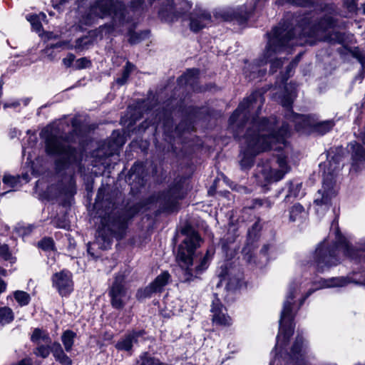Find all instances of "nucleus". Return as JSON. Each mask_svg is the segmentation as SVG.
I'll list each match as a JSON object with an SVG mask.
<instances>
[{"instance_id":"obj_1","label":"nucleus","mask_w":365,"mask_h":365,"mask_svg":"<svg viewBox=\"0 0 365 365\" xmlns=\"http://www.w3.org/2000/svg\"><path fill=\"white\" fill-rule=\"evenodd\" d=\"M331 24L329 19L327 18L321 20L317 24H312L304 20L294 29L285 25L274 28L264 53L267 61L272 63V71L275 72L277 68L282 65L279 60L273 61V56L281 52L287 46L313 45L317 41L341 43L343 38L340 33H330Z\"/></svg>"},{"instance_id":"obj_2","label":"nucleus","mask_w":365,"mask_h":365,"mask_svg":"<svg viewBox=\"0 0 365 365\" xmlns=\"http://www.w3.org/2000/svg\"><path fill=\"white\" fill-rule=\"evenodd\" d=\"M277 120L274 117L269 119L254 120L241 143L240 165L247 169L253 164L254 158L269 149L281 150L284 147L286 138L289 135L287 124H282L276 130Z\"/></svg>"},{"instance_id":"obj_3","label":"nucleus","mask_w":365,"mask_h":365,"mask_svg":"<svg viewBox=\"0 0 365 365\" xmlns=\"http://www.w3.org/2000/svg\"><path fill=\"white\" fill-rule=\"evenodd\" d=\"M46 141V150L48 154L58 155L59 158L56 162L58 171L69 169L70 165L78 160L77 153L70 148L58 132L51 127H46L41 133Z\"/></svg>"},{"instance_id":"obj_4","label":"nucleus","mask_w":365,"mask_h":365,"mask_svg":"<svg viewBox=\"0 0 365 365\" xmlns=\"http://www.w3.org/2000/svg\"><path fill=\"white\" fill-rule=\"evenodd\" d=\"M328 161L320 165L323 169V184L322 187L315 195L314 203L316 205L317 212L320 210L327 209L331 203V199L335 197L336 191L334 187L335 176L338 171L342 168L340 163L339 156H331L328 154Z\"/></svg>"},{"instance_id":"obj_5","label":"nucleus","mask_w":365,"mask_h":365,"mask_svg":"<svg viewBox=\"0 0 365 365\" xmlns=\"http://www.w3.org/2000/svg\"><path fill=\"white\" fill-rule=\"evenodd\" d=\"M213 252H177L176 261L182 271V281L190 282L207 269Z\"/></svg>"},{"instance_id":"obj_6","label":"nucleus","mask_w":365,"mask_h":365,"mask_svg":"<svg viewBox=\"0 0 365 365\" xmlns=\"http://www.w3.org/2000/svg\"><path fill=\"white\" fill-rule=\"evenodd\" d=\"M298 286L293 283L290 284L289 292L284 302L283 309L279 319V330L277 336L275 347L286 346L293 335L294 330V315L292 314V301L294 298V292L297 291Z\"/></svg>"},{"instance_id":"obj_7","label":"nucleus","mask_w":365,"mask_h":365,"mask_svg":"<svg viewBox=\"0 0 365 365\" xmlns=\"http://www.w3.org/2000/svg\"><path fill=\"white\" fill-rule=\"evenodd\" d=\"M289 166L287 159L284 156H279L277 159L263 165H258L256 178L257 182L262 187L281 180L289 171Z\"/></svg>"},{"instance_id":"obj_8","label":"nucleus","mask_w":365,"mask_h":365,"mask_svg":"<svg viewBox=\"0 0 365 365\" xmlns=\"http://www.w3.org/2000/svg\"><path fill=\"white\" fill-rule=\"evenodd\" d=\"M126 277L125 271L118 272L108 289L110 304L115 309H123L131 297L125 286Z\"/></svg>"},{"instance_id":"obj_9","label":"nucleus","mask_w":365,"mask_h":365,"mask_svg":"<svg viewBox=\"0 0 365 365\" xmlns=\"http://www.w3.org/2000/svg\"><path fill=\"white\" fill-rule=\"evenodd\" d=\"M264 98L260 92H254L239 105L230 118V124H235L240 119L246 118L247 114L251 113L255 109L259 110L264 104Z\"/></svg>"},{"instance_id":"obj_10","label":"nucleus","mask_w":365,"mask_h":365,"mask_svg":"<svg viewBox=\"0 0 365 365\" xmlns=\"http://www.w3.org/2000/svg\"><path fill=\"white\" fill-rule=\"evenodd\" d=\"M295 96V92L291 91L288 94L284 96L280 101L282 106L287 109V113H286L287 118L295 123L297 130L313 126L314 123L309 116L299 115L289 110Z\"/></svg>"},{"instance_id":"obj_11","label":"nucleus","mask_w":365,"mask_h":365,"mask_svg":"<svg viewBox=\"0 0 365 365\" xmlns=\"http://www.w3.org/2000/svg\"><path fill=\"white\" fill-rule=\"evenodd\" d=\"M71 272L62 270L52 276L53 287H55L61 296H68L73 290V282Z\"/></svg>"},{"instance_id":"obj_12","label":"nucleus","mask_w":365,"mask_h":365,"mask_svg":"<svg viewBox=\"0 0 365 365\" xmlns=\"http://www.w3.org/2000/svg\"><path fill=\"white\" fill-rule=\"evenodd\" d=\"M170 279V274L168 272H163L148 286L142 289H138L136 297L138 299L151 297L154 293L161 292L165 285Z\"/></svg>"},{"instance_id":"obj_13","label":"nucleus","mask_w":365,"mask_h":365,"mask_svg":"<svg viewBox=\"0 0 365 365\" xmlns=\"http://www.w3.org/2000/svg\"><path fill=\"white\" fill-rule=\"evenodd\" d=\"M334 249L344 250L346 251H349L351 249L349 241L341 235L338 227H336L335 230V239L334 245H331L328 238H325L317 245L315 251H331Z\"/></svg>"},{"instance_id":"obj_14","label":"nucleus","mask_w":365,"mask_h":365,"mask_svg":"<svg viewBox=\"0 0 365 365\" xmlns=\"http://www.w3.org/2000/svg\"><path fill=\"white\" fill-rule=\"evenodd\" d=\"M217 19H221L224 21H231L237 19L242 22L247 19L250 16V13L245 11L244 6L235 9L233 8L221 9L217 11L215 14Z\"/></svg>"},{"instance_id":"obj_15","label":"nucleus","mask_w":365,"mask_h":365,"mask_svg":"<svg viewBox=\"0 0 365 365\" xmlns=\"http://www.w3.org/2000/svg\"><path fill=\"white\" fill-rule=\"evenodd\" d=\"M210 311L213 323L220 326H230L232 324V319L227 314L226 308L218 299L213 300Z\"/></svg>"},{"instance_id":"obj_16","label":"nucleus","mask_w":365,"mask_h":365,"mask_svg":"<svg viewBox=\"0 0 365 365\" xmlns=\"http://www.w3.org/2000/svg\"><path fill=\"white\" fill-rule=\"evenodd\" d=\"M145 334L143 330H133L126 333L115 344V347L119 351H130L134 344L138 342V338Z\"/></svg>"},{"instance_id":"obj_17","label":"nucleus","mask_w":365,"mask_h":365,"mask_svg":"<svg viewBox=\"0 0 365 365\" xmlns=\"http://www.w3.org/2000/svg\"><path fill=\"white\" fill-rule=\"evenodd\" d=\"M211 24V16L206 11L198 9L190 18V29L197 32Z\"/></svg>"},{"instance_id":"obj_18","label":"nucleus","mask_w":365,"mask_h":365,"mask_svg":"<svg viewBox=\"0 0 365 365\" xmlns=\"http://www.w3.org/2000/svg\"><path fill=\"white\" fill-rule=\"evenodd\" d=\"M365 145V131L359 133L358 137ZM353 160V165L365 162V149L358 143L354 142L349 144Z\"/></svg>"},{"instance_id":"obj_19","label":"nucleus","mask_w":365,"mask_h":365,"mask_svg":"<svg viewBox=\"0 0 365 365\" xmlns=\"http://www.w3.org/2000/svg\"><path fill=\"white\" fill-rule=\"evenodd\" d=\"M202 240L196 232L187 235L180 245L179 251H194L200 247Z\"/></svg>"},{"instance_id":"obj_20","label":"nucleus","mask_w":365,"mask_h":365,"mask_svg":"<svg viewBox=\"0 0 365 365\" xmlns=\"http://www.w3.org/2000/svg\"><path fill=\"white\" fill-rule=\"evenodd\" d=\"M307 213L304 208L300 204L294 205L289 210V221L290 222H302L306 219Z\"/></svg>"},{"instance_id":"obj_21","label":"nucleus","mask_w":365,"mask_h":365,"mask_svg":"<svg viewBox=\"0 0 365 365\" xmlns=\"http://www.w3.org/2000/svg\"><path fill=\"white\" fill-rule=\"evenodd\" d=\"M320 282L322 284V288H327L344 287L348 283V281L344 277H333L327 279H322Z\"/></svg>"},{"instance_id":"obj_22","label":"nucleus","mask_w":365,"mask_h":365,"mask_svg":"<svg viewBox=\"0 0 365 365\" xmlns=\"http://www.w3.org/2000/svg\"><path fill=\"white\" fill-rule=\"evenodd\" d=\"M76 336V334L71 330H66L63 333L61 336V341L64 346L65 350L67 352L71 351Z\"/></svg>"},{"instance_id":"obj_23","label":"nucleus","mask_w":365,"mask_h":365,"mask_svg":"<svg viewBox=\"0 0 365 365\" xmlns=\"http://www.w3.org/2000/svg\"><path fill=\"white\" fill-rule=\"evenodd\" d=\"M14 319L13 310L9 307H0V324L5 325L10 324Z\"/></svg>"},{"instance_id":"obj_24","label":"nucleus","mask_w":365,"mask_h":365,"mask_svg":"<svg viewBox=\"0 0 365 365\" xmlns=\"http://www.w3.org/2000/svg\"><path fill=\"white\" fill-rule=\"evenodd\" d=\"M322 254L319 257L322 258V262L321 260L319 261L318 265L321 266L322 263H324L326 266L330 267L336 265L338 261L336 259V252H320Z\"/></svg>"},{"instance_id":"obj_25","label":"nucleus","mask_w":365,"mask_h":365,"mask_svg":"<svg viewBox=\"0 0 365 365\" xmlns=\"http://www.w3.org/2000/svg\"><path fill=\"white\" fill-rule=\"evenodd\" d=\"M31 340L33 342L36 343L37 344H39L41 341L45 342L46 344H50L51 342L49 336L48 334H44L39 329H35L34 330L31 337Z\"/></svg>"},{"instance_id":"obj_26","label":"nucleus","mask_w":365,"mask_h":365,"mask_svg":"<svg viewBox=\"0 0 365 365\" xmlns=\"http://www.w3.org/2000/svg\"><path fill=\"white\" fill-rule=\"evenodd\" d=\"M14 297L21 307L28 305L31 300L30 295L27 292L20 290L14 292Z\"/></svg>"},{"instance_id":"obj_27","label":"nucleus","mask_w":365,"mask_h":365,"mask_svg":"<svg viewBox=\"0 0 365 365\" xmlns=\"http://www.w3.org/2000/svg\"><path fill=\"white\" fill-rule=\"evenodd\" d=\"M303 337L301 335L298 334L296 337L295 341L291 350L292 356L293 357H297V355L301 353L303 347Z\"/></svg>"},{"instance_id":"obj_28","label":"nucleus","mask_w":365,"mask_h":365,"mask_svg":"<svg viewBox=\"0 0 365 365\" xmlns=\"http://www.w3.org/2000/svg\"><path fill=\"white\" fill-rule=\"evenodd\" d=\"M346 257L355 264L365 262V255L362 256L363 252H343Z\"/></svg>"},{"instance_id":"obj_29","label":"nucleus","mask_w":365,"mask_h":365,"mask_svg":"<svg viewBox=\"0 0 365 365\" xmlns=\"http://www.w3.org/2000/svg\"><path fill=\"white\" fill-rule=\"evenodd\" d=\"M302 189V183H292L291 182L289 186V193L286 195L285 200L289 199L290 197H297L299 195Z\"/></svg>"},{"instance_id":"obj_30","label":"nucleus","mask_w":365,"mask_h":365,"mask_svg":"<svg viewBox=\"0 0 365 365\" xmlns=\"http://www.w3.org/2000/svg\"><path fill=\"white\" fill-rule=\"evenodd\" d=\"M191 8V5L187 0H178L176 12L178 16H181L187 12Z\"/></svg>"},{"instance_id":"obj_31","label":"nucleus","mask_w":365,"mask_h":365,"mask_svg":"<svg viewBox=\"0 0 365 365\" xmlns=\"http://www.w3.org/2000/svg\"><path fill=\"white\" fill-rule=\"evenodd\" d=\"M19 181V177L11 176L10 175H4L3 178V183L7 188H13L18 184Z\"/></svg>"},{"instance_id":"obj_32","label":"nucleus","mask_w":365,"mask_h":365,"mask_svg":"<svg viewBox=\"0 0 365 365\" xmlns=\"http://www.w3.org/2000/svg\"><path fill=\"white\" fill-rule=\"evenodd\" d=\"M51 353V347L47 345H39L38 344L37 348L34 351V354L42 358H46Z\"/></svg>"},{"instance_id":"obj_33","label":"nucleus","mask_w":365,"mask_h":365,"mask_svg":"<svg viewBox=\"0 0 365 365\" xmlns=\"http://www.w3.org/2000/svg\"><path fill=\"white\" fill-rule=\"evenodd\" d=\"M38 248L48 251L53 249V240L50 237H45L38 243Z\"/></svg>"},{"instance_id":"obj_34","label":"nucleus","mask_w":365,"mask_h":365,"mask_svg":"<svg viewBox=\"0 0 365 365\" xmlns=\"http://www.w3.org/2000/svg\"><path fill=\"white\" fill-rule=\"evenodd\" d=\"M27 20L31 23L32 28L36 31H40L41 29V24L40 22V16L37 15H28Z\"/></svg>"},{"instance_id":"obj_35","label":"nucleus","mask_w":365,"mask_h":365,"mask_svg":"<svg viewBox=\"0 0 365 365\" xmlns=\"http://www.w3.org/2000/svg\"><path fill=\"white\" fill-rule=\"evenodd\" d=\"M199 74L197 69H190L182 76V78H185L187 83H191L192 79L195 78Z\"/></svg>"},{"instance_id":"obj_36","label":"nucleus","mask_w":365,"mask_h":365,"mask_svg":"<svg viewBox=\"0 0 365 365\" xmlns=\"http://www.w3.org/2000/svg\"><path fill=\"white\" fill-rule=\"evenodd\" d=\"M91 65V61L86 58H81L77 59L74 64L73 67L76 69H83L88 67Z\"/></svg>"},{"instance_id":"obj_37","label":"nucleus","mask_w":365,"mask_h":365,"mask_svg":"<svg viewBox=\"0 0 365 365\" xmlns=\"http://www.w3.org/2000/svg\"><path fill=\"white\" fill-rule=\"evenodd\" d=\"M9 262L13 264L16 262V257H13L11 252H0V262Z\"/></svg>"},{"instance_id":"obj_38","label":"nucleus","mask_w":365,"mask_h":365,"mask_svg":"<svg viewBox=\"0 0 365 365\" xmlns=\"http://www.w3.org/2000/svg\"><path fill=\"white\" fill-rule=\"evenodd\" d=\"M51 351L53 353L55 359L64 352L61 345L58 342H54L52 346L51 347Z\"/></svg>"},{"instance_id":"obj_39","label":"nucleus","mask_w":365,"mask_h":365,"mask_svg":"<svg viewBox=\"0 0 365 365\" xmlns=\"http://www.w3.org/2000/svg\"><path fill=\"white\" fill-rule=\"evenodd\" d=\"M61 365H71L72 360L63 352L61 355L55 359Z\"/></svg>"},{"instance_id":"obj_40","label":"nucleus","mask_w":365,"mask_h":365,"mask_svg":"<svg viewBox=\"0 0 365 365\" xmlns=\"http://www.w3.org/2000/svg\"><path fill=\"white\" fill-rule=\"evenodd\" d=\"M259 207H270L271 203L267 200L256 199L253 202V208H257Z\"/></svg>"},{"instance_id":"obj_41","label":"nucleus","mask_w":365,"mask_h":365,"mask_svg":"<svg viewBox=\"0 0 365 365\" xmlns=\"http://www.w3.org/2000/svg\"><path fill=\"white\" fill-rule=\"evenodd\" d=\"M333 126H334V123L332 121H327V122H323V123H320L319 125V129L323 130V131L325 133V132L329 131Z\"/></svg>"},{"instance_id":"obj_42","label":"nucleus","mask_w":365,"mask_h":365,"mask_svg":"<svg viewBox=\"0 0 365 365\" xmlns=\"http://www.w3.org/2000/svg\"><path fill=\"white\" fill-rule=\"evenodd\" d=\"M68 44L67 42L66 41H62V42H58V43H56L55 44H52L49 46H47L45 49H44V51L46 53H48V51H50L51 50H53V48H63L64 46H66V45Z\"/></svg>"},{"instance_id":"obj_43","label":"nucleus","mask_w":365,"mask_h":365,"mask_svg":"<svg viewBox=\"0 0 365 365\" xmlns=\"http://www.w3.org/2000/svg\"><path fill=\"white\" fill-rule=\"evenodd\" d=\"M75 61V56L69 53L65 58L63 59V63L66 67H70L73 65Z\"/></svg>"},{"instance_id":"obj_44","label":"nucleus","mask_w":365,"mask_h":365,"mask_svg":"<svg viewBox=\"0 0 365 365\" xmlns=\"http://www.w3.org/2000/svg\"><path fill=\"white\" fill-rule=\"evenodd\" d=\"M128 76H128V71H123L122 77L120 78H118L116 82L118 84H120V85H123L126 82Z\"/></svg>"},{"instance_id":"obj_45","label":"nucleus","mask_w":365,"mask_h":365,"mask_svg":"<svg viewBox=\"0 0 365 365\" xmlns=\"http://www.w3.org/2000/svg\"><path fill=\"white\" fill-rule=\"evenodd\" d=\"M256 252H245L244 259H246L249 263L252 262V259L256 257Z\"/></svg>"},{"instance_id":"obj_46","label":"nucleus","mask_w":365,"mask_h":365,"mask_svg":"<svg viewBox=\"0 0 365 365\" xmlns=\"http://www.w3.org/2000/svg\"><path fill=\"white\" fill-rule=\"evenodd\" d=\"M11 365H32V361L30 359L26 358Z\"/></svg>"},{"instance_id":"obj_47","label":"nucleus","mask_w":365,"mask_h":365,"mask_svg":"<svg viewBox=\"0 0 365 365\" xmlns=\"http://www.w3.org/2000/svg\"><path fill=\"white\" fill-rule=\"evenodd\" d=\"M224 265L221 266V268L222 269V272L219 274L220 277H225L226 275L230 274V270L228 269L227 264L225 265V267H223Z\"/></svg>"},{"instance_id":"obj_48","label":"nucleus","mask_w":365,"mask_h":365,"mask_svg":"<svg viewBox=\"0 0 365 365\" xmlns=\"http://www.w3.org/2000/svg\"><path fill=\"white\" fill-rule=\"evenodd\" d=\"M6 283L0 278V294L6 290Z\"/></svg>"},{"instance_id":"obj_49","label":"nucleus","mask_w":365,"mask_h":365,"mask_svg":"<svg viewBox=\"0 0 365 365\" xmlns=\"http://www.w3.org/2000/svg\"><path fill=\"white\" fill-rule=\"evenodd\" d=\"M287 1L299 6H304L307 0H287Z\"/></svg>"},{"instance_id":"obj_50","label":"nucleus","mask_w":365,"mask_h":365,"mask_svg":"<svg viewBox=\"0 0 365 365\" xmlns=\"http://www.w3.org/2000/svg\"><path fill=\"white\" fill-rule=\"evenodd\" d=\"M258 227V225L257 223H255L253 226H252V230H250L248 231V235L250 237H252V234L255 235V234L254 233L255 232V230L257 229Z\"/></svg>"},{"instance_id":"obj_51","label":"nucleus","mask_w":365,"mask_h":365,"mask_svg":"<svg viewBox=\"0 0 365 365\" xmlns=\"http://www.w3.org/2000/svg\"><path fill=\"white\" fill-rule=\"evenodd\" d=\"M129 41L130 43H135L138 42V37L136 34H131Z\"/></svg>"},{"instance_id":"obj_52","label":"nucleus","mask_w":365,"mask_h":365,"mask_svg":"<svg viewBox=\"0 0 365 365\" xmlns=\"http://www.w3.org/2000/svg\"><path fill=\"white\" fill-rule=\"evenodd\" d=\"M133 69V66L131 63H127L126 66H125V68L124 69V71H128V75H129Z\"/></svg>"},{"instance_id":"obj_53","label":"nucleus","mask_w":365,"mask_h":365,"mask_svg":"<svg viewBox=\"0 0 365 365\" xmlns=\"http://www.w3.org/2000/svg\"><path fill=\"white\" fill-rule=\"evenodd\" d=\"M43 52L49 58L50 60L53 59L54 56L52 55L53 50H51L48 53H46L43 50Z\"/></svg>"},{"instance_id":"obj_54","label":"nucleus","mask_w":365,"mask_h":365,"mask_svg":"<svg viewBox=\"0 0 365 365\" xmlns=\"http://www.w3.org/2000/svg\"><path fill=\"white\" fill-rule=\"evenodd\" d=\"M0 274L3 276H6L7 271L4 268L0 267Z\"/></svg>"},{"instance_id":"obj_55","label":"nucleus","mask_w":365,"mask_h":365,"mask_svg":"<svg viewBox=\"0 0 365 365\" xmlns=\"http://www.w3.org/2000/svg\"><path fill=\"white\" fill-rule=\"evenodd\" d=\"M296 65H297V61H294V62L291 63L288 68V72H289L290 70L292 68H293Z\"/></svg>"},{"instance_id":"obj_56","label":"nucleus","mask_w":365,"mask_h":365,"mask_svg":"<svg viewBox=\"0 0 365 365\" xmlns=\"http://www.w3.org/2000/svg\"><path fill=\"white\" fill-rule=\"evenodd\" d=\"M312 291H309L308 293L307 294V295L302 299V300L301 301V303L300 304H302L303 302H304V300L306 299L307 297H308L311 294H312Z\"/></svg>"},{"instance_id":"obj_57","label":"nucleus","mask_w":365,"mask_h":365,"mask_svg":"<svg viewBox=\"0 0 365 365\" xmlns=\"http://www.w3.org/2000/svg\"><path fill=\"white\" fill-rule=\"evenodd\" d=\"M19 105V103H12V104H6L4 106V107H10V106L16 107V106H17Z\"/></svg>"},{"instance_id":"obj_58","label":"nucleus","mask_w":365,"mask_h":365,"mask_svg":"<svg viewBox=\"0 0 365 365\" xmlns=\"http://www.w3.org/2000/svg\"><path fill=\"white\" fill-rule=\"evenodd\" d=\"M8 249H9V248H8L7 245H3V246L1 247V251H2V252L7 251V250H8Z\"/></svg>"},{"instance_id":"obj_59","label":"nucleus","mask_w":365,"mask_h":365,"mask_svg":"<svg viewBox=\"0 0 365 365\" xmlns=\"http://www.w3.org/2000/svg\"><path fill=\"white\" fill-rule=\"evenodd\" d=\"M70 185H71V186H73L74 185V181H73V178H71V179H70Z\"/></svg>"},{"instance_id":"obj_60","label":"nucleus","mask_w":365,"mask_h":365,"mask_svg":"<svg viewBox=\"0 0 365 365\" xmlns=\"http://www.w3.org/2000/svg\"><path fill=\"white\" fill-rule=\"evenodd\" d=\"M9 191H10V190H6V191H4V192H2V193H1V195H4V194H6V192H9Z\"/></svg>"},{"instance_id":"obj_61","label":"nucleus","mask_w":365,"mask_h":365,"mask_svg":"<svg viewBox=\"0 0 365 365\" xmlns=\"http://www.w3.org/2000/svg\"><path fill=\"white\" fill-rule=\"evenodd\" d=\"M260 254H262V255H263L264 257H266V255H265V254H266V252H260Z\"/></svg>"},{"instance_id":"obj_62","label":"nucleus","mask_w":365,"mask_h":365,"mask_svg":"<svg viewBox=\"0 0 365 365\" xmlns=\"http://www.w3.org/2000/svg\"><path fill=\"white\" fill-rule=\"evenodd\" d=\"M40 16H41L43 18H45V17H46V16H45V14H40Z\"/></svg>"},{"instance_id":"obj_63","label":"nucleus","mask_w":365,"mask_h":365,"mask_svg":"<svg viewBox=\"0 0 365 365\" xmlns=\"http://www.w3.org/2000/svg\"><path fill=\"white\" fill-rule=\"evenodd\" d=\"M363 13L365 14V7L364 8V11Z\"/></svg>"}]
</instances>
